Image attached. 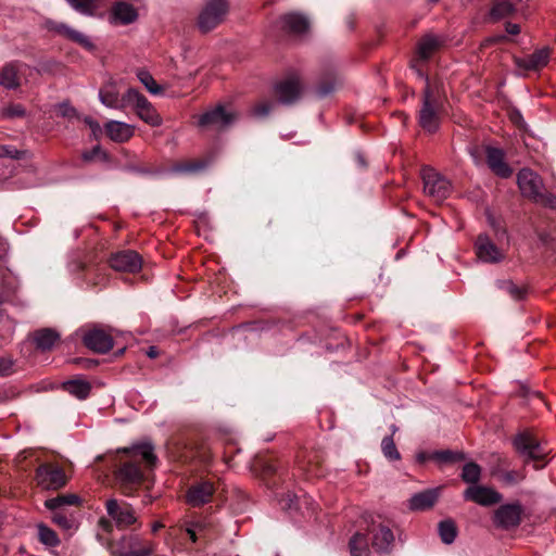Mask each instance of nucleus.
<instances>
[{"label": "nucleus", "mask_w": 556, "mask_h": 556, "mask_svg": "<svg viewBox=\"0 0 556 556\" xmlns=\"http://www.w3.org/2000/svg\"><path fill=\"white\" fill-rule=\"evenodd\" d=\"M431 458L438 463H456L465 459V454L462 452H455L451 450L435 451L431 453Z\"/></svg>", "instance_id": "38"}, {"label": "nucleus", "mask_w": 556, "mask_h": 556, "mask_svg": "<svg viewBox=\"0 0 556 556\" xmlns=\"http://www.w3.org/2000/svg\"><path fill=\"white\" fill-rule=\"evenodd\" d=\"M124 451L130 454V459L121 465L115 472V478L122 492L131 496L134 490L143 481V472L137 462L140 459L148 468H153L156 465L157 457L150 442L134 444L130 448Z\"/></svg>", "instance_id": "1"}, {"label": "nucleus", "mask_w": 556, "mask_h": 556, "mask_svg": "<svg viewBox=\"0 0 556 556\" xmlns=\"http://www.w3.org/2000/svg\"><path fill=\"white\" fill-rule=\"evenodd\" d=\"M86 123H87V124H88V125H89L93 130L99 129V124H98L96 121H93L92 118H89V117H88V118H86Z\"/></svg>", "instance_id": "57"}, {"label": "nucleus", "mask_w": 556, "mask_h": 556, "mask_svg": "<svg viewBox=\"0 0 556 556\" xmlns=\"http://www.w3.org/2000/svg\"><path fill=\"white\" fill-rule=\"evenodd\" d=\"M105 509L118 529H126L138 521L134 507L127 502L109 498Z\"/></svg>", "instance_id": "8"}, {"label": "nucleus", "mask_w": 556, "mask_h": 556, "mask_svg": "<svg viewBox=\"0 0 556 556\" xmlns=\"http://www.w3.org/2000/svg\"><path fill=\"white\" fill-rule=\"evenodd\" d=\"M302 84L298 75H290L275 85V93L281 104L295 103L302 93Z\"/></svg>", "instance_id": "14"}, {"label": "nucleus", "mask_w": 556, "mask_h": 556, "mask_svg": "<svg viewBox=\"0 0 556 556\" xmlns=\"http://www.w3.org/2000/svg\"><path fill=\"white\" fill-rule=\"evenodd\" d=\"M35 479L41 489L53 491L63 488L67 482L64 470L53 464L40 465L36 469Z\"/></svg>", "instance_id": "10"}, {"label": "nucleus", "mask_w": 556, "mask_h": 556, "mask_svg": "<svg viewBox=\"0 0 556 556\" xmlns=\"http://www.w3.org/2000/svg\"><path fill=\"white\" fill-rule=\"evenodd\" d=\"M123 100L134 109L136 115L146 124L152 127L162 125L163 119L154 105L137 89L129 88L123 94Z\"/></svg>", "instance_id": "4"}, {"label": "nucleus", "mask_w": 556, "mask_h": 556, "mask_svg": "<svg viewBox=\"0 0 556 556\" xmlns=\"http://www.w3.org/2000/svg\"><path fill=\"white\" fill-rule=\"evenodd\" d=\"M438 531L441 541L445 544H452L457 535V528L452 519L440 521L438 526Z\"/></svg>", "instance_id": "34"}, {"label": "nucleus", "mask_w": 556, "mask_h": 556, "mask_svg": "<svg viewBox=\"0 0 556 556\" xmlns=\"http://www.w3.org/2000/svg\"><path fill=\"white\" fill-rule=\"evenodd\" d=\"M522 508L518 503L500 506L494 514V522L503 529L515 528L520 523Z\"/></svg>", "instance_id": "19"}, {"label": "nucleus", "mask_w": 556, "mask_h": 556, "mask_svg": "<svg viewBox=\"0 0 556 556\" xmlns=\"http://www.w3.org/2000/svg\"><path fill=\"white\" fill-rule=\"evenodd\" d=\"M67 3L77 12L84 15H93L97 9L94 0H66Z\"/></svg>", "instance_id": "41"}, {"label": "nucleus", "mask_w": 556, "mask_h": 556, "mask_svg": "<svg viewBox=\"0 0 556 556\" xmlns=\"http://www.w3.org/2000/svg\"><path fill=\"white\" fill-rule=\"evenodd\" d=\"M526 475L522 471L510 470L501 475V480L508 485H514L525 480Z\"/></svg>", "instance_id": "46"}, {"label": "nucleus", "mask_w": 556, "mask_h": 556, "mask_svg": "<svg viewBox=\"0 0 556 556\" xmlns=\"http://www.w3.org/2000/svg\"><path fill=\"white\" fill-rule=\"evenodd\" d=\"M215 492L214 484L210 481H200L189 486L186 493V502L192 507H200L211 502Z\"/></svg>", "instance_id": "20"}, {"label": "nucleus", "mask_w": 556, "mask_h": 556, "mask_svg": "<svg viewBox=\"0 0 556 556\" xmlns=\"http://www.w3.org/2000/svg\"><path fill=\"white\" fill-rule=\"evenodd\" d=\"M114 551L119 556H150L154 551V544L143 542L138 534L123 535L115 544Z\"/></svg>", "instance_id": "9"}, {"label": "nucleus", "mask_w": 556, "mask_h": 556, "mask_svg": "<svg viewBox=\"0 0 556 556\" xmlns=\"http://www.w3.org/2000/svg\"><path fill=\"white\" fill-rule=\"evenodd\" d=\"M1 157H10L12 160H18L23 156L24 151H20L11 146H0Z\"/></svg>", "instance_id": "49"}, {"label": "nucleus", "mask_w": 556, "mask_h": 556, "mask_svg": "<svg viewBox=\"0 0 556 556\" xmlns=\"http://www.w3.org/2000/svg\"><path fill=\"white\" fill-rule=\"evenodd\" d=\"M368 533L371 535V545L377 552L387 553L391 549L394 535L389 525L381 521L380 517H371Z\"/></svg>", "instance_id": "11"}, {"label": "nucleus", "mask_w": 556, "mask_h": 556, "mask_svg": "<svg viewBox=\"0 0 556 556\" xmlns=\"http://www.w3.org/2000/svg\"><path fill=\"white\" fill-rule=\"evenodd\" d=\"M538 202L543 203L552 208H556V197L553 194L544 193V200Z\"/></svg>", "instance_id": "54"}, {"label": "nucleus", "mask_w": 556, "mask_h": 556, "mask_svg": "<svg viewBox=\"0 0 556 556\" xmlns=\"http://www.w3.org/2000/svg\"><path fill=\"white\" fill-rule=\"evenodd\" d=\"M52 521L60 528L70 530L74 527L75 520L72 516H67L65 513L60 510H53Z\"/></svg>", "instance_id": "44"}, {"label": "nucleus", "mask_w": 556, "mask_h": 556, "mask_svg": "<svg viewBox=\"0 0 556 556\" xmlns=\"http://www.w3.org/2000/svg\"><path fill=\"white\" fill-rule=\"evenodd\" d=\"M229 8V0H204L197 17L199 30L205 34L215 29L226 20Z\"/></svg>", "instance_id": "3"}, {"label": "nucleus", "mask_w": 556, "mask_h": 556, "mask_svg": "<svg viewBox=\"0 0 556 556\" xmlns=\"http://www.w3.org/2000/svg\"><path fill=\"white\" fill-rule=\"evenodd\" d=\"M64 391L83 401L86 400L91 391V384L84 379H73L62 383Z\"/></svg>", "instance_id": "30"}, {"label": "nucleus", "mask_w": 556, "mask_h": 556, "mask_svg": "<svg viewBox=\"0 0 556 556\" xmlns=\"http://www.w3.org/2000/svg\"><path fill=\"white\" fill-rule=\"evenodd\" d=\"M485 157L489 168L501 178H508L513 174L511 167L505 162V153L494 147L485 148Z\"/></svg>", "instance_id": "22"}, {"label": "nucleus", "mask_w": 556, "mask_h": 556, "mask_svg": "<svg viewBox=\"0 0 556 556\" xmlns=\"http://www.w3.org/2000/svg\"><path fill=\"white\" fill-rule=\"evenodd\" d=\"M523 0H495L490 15L493 20H501L523 9Z\"/></svg>", "instance_id": "26"}, {"label": "nucleus", "mask_w": 556, "mask_h": 556, "mask_svg": "<svg viewBox=\"0 0 556 556\" xmlns=\"http://www.w3.org/2000/svg\"><path fill=\"white\" fill-rule=\"evenodd\" d=\"M396 431V427L392 426V432L394 433Z\"/></svg>", "instance_id": "60"}, {"label": "nucleus", "mask_w": 556, "mask_h": 556, "mask_svg": "<svg viewBox=\"0 0 556 556\" xmlns=\"http://www.w3.org/2000/svg\"><path fill=\"white\" fill-rule=\"evenodd\" d=\"M17 66L13 63L7 64L0 70V85L7 89H16L20 86Z\"/></svg>", "instance_id": "31"}, {"label": "nucleus", "mask_w": 556, "mask_h": 556, "mask_svg": "<svg viewBox=\"0 0 556 556\" xmlns=\"http://www.w3.org/2000/svg\"><path fill=\"white\" fill-rule=\"evenodd\" d=\"M334 89V85L332 83H325L317 87V93L319 97H326L331 93Z\"/></svg>", "instance_id": "53"}, {"label": "nucleus", "mask_w": 556, "mask_h": 556, "mask_svg": "<svg viewBox=\"0 0 556 556\" xmlns=\"http://www.w3.org/2000/svg\"><path fill=\"white\" fill-rule=\"evenodd\" d=\"M351 556H369L368 539L363 533H355L350 540Z\"/></svg>", "instance_id": "33"}, {"label": "nucleus", "mask_w": 556, "mask_h": 556, "mask_svg": "<svg viewBox=\"0 0 556 556\" xmlns=\"http://www.w3.org/2000/svg\"><path fill=\"white\" fill-rule=\"evenodd\" d=\"M282 27L293 35H303L309 28V22L306 16L300 13H288L281 18Z\"/></svg>", "instance_id": "28"}, {"label": "nucleus", "mask_w": 556, "mask_h": 556, "mask_svg": "<svg viewBox=\"0 0 556 556\" xmlns=\"http://www.w3.org/2000/svg\"><path fill=\"white\" fill-rule=\"evenodd\" d=\"M83 342L88 349L102 354L113 348L112 336L99 327L86 330L83 334Z\"/></svg>", "instance_id": "16"}, {"label": "nucleus", "mask_w": 556, "mask_h": 556, "mask_svg": "<svg viewBox=\"0 0 556 556\" xmlns=\"http://www.w3.org/2000/svg\"><path fill=\"white\" fill-rule=\"evenodd\" d=\"M420 176L424 185V193L434 202H442L450 195L452 185L442 174L432 167L425 166L421 168Z\"/></svg>", "instance_id": "5"}, {"label": "nucleus", "mask_w": 556, "mask_h": 556, "mask_svg": "<svg viewBox=\"0 0 556 556\" xmlns=\"http://www.w3.org/2000/svg\"><path fill=\"white\" fill-rule=\"evenodd\" d=\"M425 84L422 105L419 111V125L428 132H435L444 112L443 99L431 88L428 77H425Z\"/></svg>", "instance_id": "2"}, {"label": "nucleus", "mask_w": 556, "mask_h": 556, "mask_svg": "<svg viewBox=\"0 0 556 556\" xmlns=\"http://www.w3.org/2000/svg\"><path fill=\"white\" fill-rule=\"evenodd\" d=\"M100 154H104V153L102 152L101 148L99 146H97L89 151H85L83 153V159H84V161L90 162V161L94 160L97 156H99Z\"/></svg>", "instance_id": "52"}, {"label": "nucleus", "mask_w": 556, "mask_h": 556, "mask_svg": "<svg viewBox=\"0 0 556 556\" xmlns=\"http://www.w3.org/2000/svg\"><path fill=\"white\" fill-rule=\"evenodd\" d=\"M506 31L509 35H518L520 33V26L515 23H507L506 24Z\"/></svg>", "instance_id": "55"}, {"label": "nucleus", "mask_w": 556, "mask_h": 556, "mask_svg": "<svg viewBox=\"0 0 556 556\" xmlns=\"http://www.w3.org/2000/svg\"><path fill=\"white\" fill-rule=\"evenodd\" d=\"M279 502L283 509H292L293 507H295L296 495L292 493H287L286 495H283L281 500H279Z\"/></svg>", "instance_id": "51"}, {"label": "nucleus", "mask_w": 556, "mask_h": 556, "mask_svg": "<svg viewBox=\"0 0 556 556\" xmlns=\"http://www.w3.org/2000/svg\"><path fill=\"white\" fill-rule=\"evenodd\" d=\"M99 100L104 106L115 110H122L128 105L112 83L99 90Z\"/></svg>", "instance_id": "27"}, {"label": "nucleus", "mask_w": 556, "mask_h": 556, "mask_svg": "<svg viewBox=\"0 0 556 556\" xmlns=\"http://www.w3.org/2000/svg\"><path fill=\"white\" fill-rule=\"evenodd\" d=\"M108 137L115 142H125L134 136V126L124 122L109 121L104 125Z\"/></svg>", "instance_id": "25"}, {"label": "nucleus", "mask_w": 556, "mask_h": 556, "mask_svg": "<svg viewBox=\"0 0 556 556\" xmlns=\"http://www.w3.org/2000/svg\"><path fill=\"white\" fill-rule=\"evenodd\" d=\"M496 287L506 292L514 300H521L527 293V289L525 287L518 286L511 280H497Z\"/></svg>", "instance_id": "35"}, {"label": "nucleus", "mask_w": 556, "mask_h": 556, "mask_svg": "<svg viewBox=\"0 0 556 556\" xmlns=\"http://www.w3.org/2000/svg\"><path fill=\"white\" fill-rule=\"evenodd\" d=\"M428 459H432L431 458V454H428L426 452H421V453H419L417 455V462H419V463H425Z\"/></svg>", "instance_id": "56"}, {"label": "nucleus", "mask_w": 556, "mask_h": 556, "mask_svg": "<svg viewBox=\"0 0 556 556\" xmlns=\"http://www.w3.org/2000/svg\"><path fill=\"white\" fill-rule=\"evenodd\" d=\"M462 480L471 485H478L481 478V467L473 462H469L464 465L462 470Z\"/></svg>", "instance_id": "36"}, {"label": "nucleus", "mask_w": 556, "mask_h": 556, "mask_svg": "<svg viewBox=\"0 0 556 556\" xmlns=\"http://www.w3.org/2000/svg\"><path fill=\"white\" fill-rule=\"evenodd\" d=\"M147 355L151 358H154L157 356V350L155 346H151L149 348L148 352H147Z\"/></svg>", "instance_id": "58"}, {"label": "nucleus", "mask_w": 556, "mask_h": 556, "mask_svg": "<svg viewBox=\"0 0 556 556\" xmlns=\"http://www.w3.org/2000/svg\"><path fill=\"white\" fill-rule=\"evenodd\" d=\"M381 451L384 457L389 460H399L401 458L392 435H388L382 439Z\"/></svg>", "instance_id": "42"}, {"label": "nucleus", "mask_w": 556, "mask_h": 556, "mask_svg": "<svg viewBox=\"0 0 556 556\" xmlns=\"http://www.w3.org/2000/svg\"><path fill=\"white\" fill-rule=\"evenodd\" d=\"M517 182L522 195L533 201H543V181L541 177L529 168H522L517 175Z\"/></svg>", "instance_id": "13"}, {"label": "nucleus", "mask_w": 556, "mask_h": 556, "mask_svg": "<svg viewBox=\"0 0 556 556\" xmlns=\"http://www.w3.org/2000/svg\"><path fill=\"white\" fill-rule=\"evenodd\" d=\"M445 42V38L437 34H427L422 36L417 43V60L412 64V68L417 76L425 80L428 77L419 66V62L428 61Z\"/></svg>", "instance_id": "7"}, {"label": "nucleus", "mask_w": 556, "mask_h": 556, "mask_svg": "<svg viewBox=\"0 0 556 556\" xmlns=\"http://www.w3.org/2000/svg\"><path fill=\"white\" fill-rule=\"evenodd\" d=\"M237 119L235 112L226 110L222 104L200 115L198 124L203 128L222 130L230 126Z\"/></svg>", "instance_id": "12"}, {"label": "nucleus", "mask_w": 556, "mask_h": 556, "mask_svg": "<svg viewBox=\"0 0 556 556\" xmlns=\"http://www.w3.org/2000/svg\"><path fill=\"white\" fill-rule=\"evenodd\" d=\"M548 60L549 50L547 48H543L525 58H516L515 64L519 70L538 71L544 67L548 63Z\"/></svg>", "instance_id": "24"}, {"label": "nucleus", "mask_w": 556, "mask_h": 556, "mask_svg": "<svg viewBox=\"0 0 556 556\" xmlns=\"http://www.w3.org/2000/svg\"><path fill=\"white\" fill-rule=\"evenodd\" d=\"M514 446L526 463L538 462L545 458L548 451L530 432H521L514 439Z\"/></svg>", "instance_id": "6"}, {"label": "nucleus", "mask_w": 556, "mask_h": 556, "mask_svg": "<svg viewBox=\"0 0 556 556\" xmlns=\"http://www.w3.org/2000/svg\"><path fill=\"white\" fill-rule=\"evenodd\" d=\"M137 77L139 81L147 88V90L152 94L162 93V87L155 81L152 75L147 71H138Z\"/></svg>", "instance_id": "40"}, {"label": "nucleus", "mask_w": 556, "mask_h": 556, "mask_svg": "<svg viewBox=\"0 0 556 556\" xmlns=\"http://www.w3.org/2000/svg\"><path fill=\"white\" fill-rule=\"evenodd\" d=\"M187 534L189 535L190 540L195 543L197 542V534L198 532H201L203 530V525L200 521H189L186 523L185 528Z\"/></svg>", "instance_id": "48"}, {"label": "nucleus", "mask_w": 556, "mask_h": 556, "mask_svg": "<svg viewBox=\"0 0 556 556\" xmlns=\"http://www.w3.org/2000/svg\"><path fill=\"white\" fill-rule=\"evenodd\" d=\"M205 167L202 162H187L173 166L172 172L176 174H192Z\"/></svg>", "instance_id": "43"}, {"label": "nucleus", "mask_w": 556, "mask_h": 556, "mask_svg": "<svg viewBox=\"0 0 556 556\" xmlns=\"http://www.w3.org/2000/svg\"><path fill=\"white\" fill-rule=\"evenodd\" d=\"M142 261L135 251H122L110 258V266L117 271L136 273L141 268Z\"/></svg>", "instance_id": "21"}, {"label": "nucleus", "mask_w": 556, "mask_h": 556, "mask_svg": "<svg viewBox=\"0 0 556 556\" xmlns=\"http://www.w3.org/2000/svg\"><path fill=\"white\" fill-rule=\"evenodd\" d=\"M38 539L46 546L55 547L60 544L56 533L43 523L38 525Z\"/></svg>", "instance_id": "39"}, {"label": "nucleus", "mask_w": 556, "mask_h": 556, "mask_svg": "<svg viewBox=\"0 0 556 556\" xmlns=\"http://www.w3.org/2000/svg\"><path fill=\"white\" fill-rule=\"evenodd\" d=\"M47 26L50 30L63 36L64 38L84 47L87 50L94 48L92 41L85 34L72 28L64 23L48 22Z\"/></svg>", "instance_id": "23"}, {"label": "nucleus", "mask_w": 556, "mask_h": 556, "mask_svg": "<svg viewBox=\"0 0 556 556\" xmlns=\"http://www.w3.org/2000/svg\"><path fill=\"white\" fill-rule=\"evenodd\" d=\"M138 17V10L126 1L114 2L108 13L110 24L114 26L132 24Z\"/></svg>", "instance_id": "15"}, {"label": "nucleus", "mask_w": 556, "mask_h": 556, "mask_svg": "<svg viewBox=\"0 0 556 556\" xmlns=\"http://www.w3.org/2000/svg\"><path fill=\"white\" fill-rule=\"evenodd\" d=\"M2 115L5 118L22 117L25 115V109L21 104H10L3 109Z\"/></svg>", "instance_id": "47"}, {"label": "nucleus", "mask_w": 556, "mask_h": 556, "mask_svg": "<svg viewBox=\"0 0 556 556\" xmlns=\"http://www.w3.org/2000/svg\"><path fill=\"white\" fill-rule=\"evenodd\" d=\"M164 525L160 521H156L152 525V532H157L160 529H162Z\"/></svg>", "instance_id": "59"}, {"label": "nucleus", "mask_w": 556, "mask_h": 556, "mask_svg": "<svg viewBox=\"0 0 556 556\" xmlns=\"http://www.w3.org/2000/svg\"><path fill=\"white\" fill-rule=\"evenodd\" d=\"M59 333L53 329H41L34 333V341L38 349L50 350L59 340Z\"/></svg>", "instance_id": "32"}, {"label": "nucleus", "mask_w": 556, "mask_h": 556, "mask_svg": "<svg viewBox=\"0 0 556 556\" xmlns=\"http://www.w3.org/2000/svg\"><path fill=\"white\" fill-rule=\"evenodd\" d=\"M438 500V490L429 489L414 494L409 498V508L412 510H425L434 505Z\"/></svg>", "instance_id": "29"}, {"label": "nucleus", "mask_w": 556, "mask_h": 556, "mask_svg": "<svg viewBox=\"0 0 556 556\" xmlns=\"http://www.w3.org/2000/svg\"><path fill=\"white\" fill-rule=\"evenodd\" d=\"M466 501L481 506H491L502 501V494L485 485H470L464 492Z\"/></svg>", "instance_id": "18"}, {"label": "nucleus", "mask_w": 556, "mask_h": 556, "mask_svg": "<svg viewBox=\"0 0 556 556\" xmlns=\"http://www.w3.org/2000/svg\"><path fill=\"white\" fill-rule=\"evenodd\" d=\"M14 363L10 357H0V376H9L13 372Z\"/></svg>", "instance_id": "50"}, {"label": "nucleus", "mask_w": 556, "mask_h": 556, "mask_svg": "<svg viewBox=\"0 0 556 556\" xmlns=\"http://www.w3.org/2000/svg\"><path fill=\"white\" fill-rule=\"evenodd\" d=\"M79 501V497L75 494H65L47 500L45 506L50 510H59V508L65 505H77Z\"/></svg>", "instance_id": "37"}, {"label": "nucleus", "mask_w": 556, "mask_h": 556, "mask_svg": "<svg viewBox=\"0 0 556 556\" xmlns=\"http://www.w3.org/2000/svg\"><path fill=\"white\" fill-rule=\"evenodd\" d=\"M274 106H275V102H273V101H269V100L262 101L253 106L252 114L255 117H265L271 112Z\"/></svg>", "instance_id": "45"}, {"label": "nucleus", "mask_w": 556, "mask_h": 556, "mask_svg": "<svg viewBox=\"0 0 556 556\" xmlns=\"http://www.w3.org/2000/svg\"><path fill=\"white\" fill-rule=\"evenodd\" d=\"M476 254L483 263L495 264L504 260L505 253L486 235H479L475 242Z\"/></svg>", "instance_id": "17"}]
</instances>
